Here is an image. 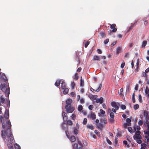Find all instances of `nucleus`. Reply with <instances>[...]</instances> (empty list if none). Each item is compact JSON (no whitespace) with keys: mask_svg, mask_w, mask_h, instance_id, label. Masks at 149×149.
<instances>
[{"mask_svg":"<svg viewBox=\"0 0 149 149\" xmlns=\"http://www.w3.org/2000/svg\"><path fill=\"white\" fill-rule=\"evenodd\" d=\"M4 118H5V120L4 119V117L1 116L0 119L1 122H2L3 120V121L2 124V127L4 129L3 131H5V133L8 136H10L11 139L13 138L12 137L13 134H12L11 128V125L9 119V110L7 109H6L4 115Z\"/></svg>","mask_w":149,"mask_h":149,"instance_id":"obj_1","label":"nucleus"},{"mask_svg":"<svg viewBox=\"0 0 149 149\" xmlns=\"http://www.w3.org/2000/svg\"><path fill=\"white\" fill-rule=\"evenodd\" d=\"M1 136L2 138H6L7 139V140L8 141H10V143H9L8 144V147L10 149H13V146L12 144V143H14L15 141L14 139V138L13 136H12V137L13 138L12 139H11V138L10 137V136H8L5 133V131H3V130H2L1 131Z\"/></svg>","mask_w":149,"mask_h":149,"instance_id":"obj_2","label":"nucleus"},{"mask_svg":"<svg viewBox=\"0 0 149 149\" xmlns=\"http://www.w3.org/2000/svg\"><path fill=\"white\" fill-rule=\"evenodd\" d=\"M7 81H5V82L2 83L0 85V88L1 90L4 92L6 96L8 97L10 93V89L9 87L8 88V84Z\"/></svg>","mask_w":149,"mask_h":149,"instance_id":"obj_3","label":"nucleus"},{"mask_svg":"<svg viewBox=\"0 0 149 149\" xmlns=\"http://www.w3.org/2000/svg\"><path fill=\"white\" fill-rule=\"evenodd\" d=\"M72 146L73 149H82L83 145L81 142L78 140L77 143L72 144Z\"/></svg>","mask_w":149,"mask_h":149,"instance_id":"obj_4","label":"nucleus"},{"mask_svg":"<svg viewBox=\"0 0 149 149\" xmlns=\"http://www.w3.org/2000/svg\"><path fill=\"white\" fill-rule=\"evenodd\" d=\"M143 114L146 119L144 124L146 126L148 124L149 125V112L146 110H144Z\"/></svg>","mask_w":149,"mask_h":149,"instance_id":"obj_5","label":"nucleus"},{"mask_svg":"<svg viewBox=\"0 0 149 149\" xmlns=\"http://www.w3.org/2000/svg\"><path fill=\"white\" fill-rule=\"evenodd\" d=\"M65 109L67 113H72L74 110V108L71 106H68L66 105Z\"/></svg>","mask_w":149,"mask_h":149,"instance_id":"obj_6","label":"nucleus"},{"mask_svg":"<svg viewBox=\"0 0 149 149\" xmlns=\"http://www.w3.org/2000/svg\"><path fill=\"white\" fill-rule=\"evenodd\" d=\"M88 118L92 119L93 120H94L96 118V115L94 113L91 112L88 115Z\"/></svg>","mask_w":149,"mask_h":149,"instance_id":"obj_7","label":"nucleus"},{"mask_svg":"<svg viewBox=\"0 0 149 149\" xmlns=\"http://www.w3.org/2000/svg\"><path fill=\"white\" fill-rule=\"evenodd\" d=\"M111 105L112 107L114 108L116 110H118L119 109L118 106L115 102H112L111 103Z\"/></svg>","mask_w":149,"mask_h":149,"instance_id":"obj_8","label":"nucleus"},{"mask_svg":"<svg viewBox=\"0 0 149 149\" xmlns=\"http://www.w3.org/2000/svg\"><path fill=\"white\" fill-rule=\"evenodd\" d=\"M110 25V28L111 29H113L112 30V31L113 32H116L117 30V29L116 28V24H112Z\"/></svg>","mask_w":149,"mask_h":149,"instance_id":"obj_9","label":"nucleus"},{"mask_svg":"<svg viewBox=\"0 0 149 149\" xmlns=\"http://www.w3.org/2000/svg\"><path fill=\"white\" fill-rule=\"evenodd\" d=\"M102 86V84H100L99 87L97 89H96V91L94 89H93V88L92 87H91L90 88V90L92 92H93V93L95 92V91L99 92L101 90Z\"/></svg>","mask_w":149,"mask_h":149,"instance_id":"obj_10","label":"nucleus"},{"mask_svg":"<svg viewBox=\"0 0 149 149\" xmlns=\"http://www.w3.org/2000/svg\"><path fill=\"white\" fill-rule=\"evenodd\" d=\"M145 95L146 96L148 97H149V89L147 86H146V89L145 90Z\"/></svg>","mask_w":149,"mask_h":149,"instance_id":"obj_11","label":"nucleus"},{"mask_svg":"<svg viewBox=\"0 0 149 149\" xmlns=\"http://www.w3.org/2000/svg\"><path fill=\"white\" fill-rule=\"evenodd\" d=\"M96 125L97 128L100 130H102L104 127L103 124L101 123H99L98 124H97Z\"/></svg>","mask_w":149,"mask_h":149,"instance_id":"obj_12","label":"nucleus"},{"mask_svg":"<svg viewBox=\"0 0 149 149\" xmlns=\"http://www.w3.org/2000/svg\"><path fill=\"white\" fill-rule=\"evenodd\" d=\"M108 113H109L110 117L112 118H114V114L113 113L111 112V109L110 108H109L107 109Z\"/></svg>","mask_w":149,"mask_h":149,"instance_id":"obj_13","label":"nucleus"},{"mask_svg":"<svg viewBox=\"0 0 149 149\" xmlns=\"http://www.w3.org/2000/svg\"><path fill=\"white\" fill-rule=\"evenodd\" d=\"M72 102V100L71 99H68L66 101V105L68 106H71V104Z\"/></svg>","mask_w":149,"mask_h":149,"instance_id":"obj_14","label":"nucleus"},{"mask_svg":"<svg viewBox=\"0 0 149 149\" xmlns=\"http://www.w3.org/2000/svg\"><path fill=\"white\" fill-rule=\"evenodd\" d=\"M103 102V98L102 97L100 98H97L96 99V102L97 103H100V104H102Z\"/></svg>","mask_w":149,"mask_h":149,"instance_id":"obj_15","label":"nucleus"},{"mask_svg":"<svg viewBox=\"0 0 149 149\" xmlns=\"http://www.w3.org/2000/svg\"><path fill=\"white\" fill-rule=\"evenodd\" d=\"M62 127L63 130L65 131V130H68V127L65 123H63L62 125Z\"/></svg>","mask_w":149,"mask_h":149,"instance_id":"obj_16","label":"nucleus"},{"mask_svg":"<svg viewBox=\"0 0 149 149\" xmlns=\"http://www.w3.org/2000/svg\"><path fill=\"white\" fill-rule=\"evenodd\" d=\"M100 57L97 55H94L93 59V61H100Z\"/></svg>","mask_w":149,"mask_h":149,"instance_id":"obj_17","label":"nucleus"},{"mask_svg":"<svg viewBox=\"0 0 149 149\" xmlns=\"http://www.w3.org/2000/svg\"><path fill=\"white\" fill-rule=\"evenodd\" d=\"M62 116L64 119V120H65V121H66L68 119L67 115V114L64 112H62Z\"/></svg>","mask_w":149,"mask_h":149,"instance_id":"obj_18","label":"nucleus"},{"mask_svg":"<svg viewBox=\"0 0 149 149\" xmlns=\"http://www.w3.org/2000/svg\"><path fill=\"white\" fill-rule=\"evenodd\" d=\"M75 60L76 61H77L78 64H79L80 63V60L79 58V56H78L77 54H76L75 56Z\"/></svg>","mask_w":149,"mask_h":149,"instance_id":"obj_19","label":"nucleus"},{"mask_svg":"<svg viewBox=\"0 0 149 149\" xmlns=\"http://www.w3.org/2000/svg\"><path fill=\"white\" fill-rule=\"evenodd\" d=\"M61 83V80H57L55 83V85L56 86H59L60 84Z\"/></svg>","mask_w":149,"mask_h":149,"instance_id":"obj_20","label":"nucleus"},{"mask_svg":"<svg viewBox=\"0 0 149 149\" xmlns=\"http://www.w3.org/2000/svg\"><path fill=\"white\" fill-rule=\"evenodd\" d=\"M145 137L146 139V143L149 147V136H147L146 134L145 135Z\"/></svg>","mask_w":149,"mask_h":149,"instance_id":"obj_21","label":"nucleus"},{"mask_svg":"<svg viewBox=\"0 0 149 149\" xmlns=\"http://www.w3.org/2000/svg\"><path fill=\"white\" fill-rule=\"evenodd\" d=\"M126 121L127 123H126V124L128 126H130L131 125V120L129 118H127L126 120Z\"/></svg>","mask_w":149,"mask_h":149,"instance_id":"obj_22","label":"nucleus"},{"mask_svg":"<svg viewBox=\"0 0 149 149\" xmlns=\"http://www.w3.org/2000/svg\"><path fill=\"white\" fill-rule=\"evenodd\" d=\"M61 88L62 89L66 88L65 84L63 81H61Z\"/></svg>","mask_w":149,"mask_h":149,"instance_id":"obj_23","label":"nucleus"},{"mask_svg":"<svg viewBox=\"0 0 149 149\" xmlns=\"http://www.w3.org/2000/svg\"><path fill=\"white\" fill-rule=\"evenodd\" d=\"M108 121L109 123L111 124L115 122L114 118H113L111 117L109 118Z\"/></svg>","mask_w":149,"mask_h":149,"instance_id":"obj_24","label":"nucleus"},{"mask_svg":"<svg viewBox=\"0 0 149 149\" xmlns=\"http://www.w3.org/2000/svg\"><path fill=\"white\" fill-rule=\"evenodd\" d=\"M70 139L71 142H74L76 141V139L75 136L72 135L71 136Z\"/></svg>","mask_w":149,"mask_h":149,"instance_id":"obj_25","label":"nucleus"},{"mask_svg":"<svg viewBox=\"0 0 149 149\" xmlns=\"http://www.w3.org/2000/svg\"><path fill=\"white\" fill-rule=\"evenodd\" d=\"M0 99H1V103H5L6 102V99L3 98V96H0Z\"/></svg>","mask_w":149,"mask_h":149,"instance_id":"obj_26","label":"nucleus"},{"mask_svg":"<svg viewBox=\"0 0 149 149\" xmlns=\"http://www.w3.org/2000/svg\"><path fill=\"white\" fill-rule=\"evenodd\" d=\"M147 127L148 131H145L144 132V133L145 134H146L147 136H149V125L148 124V125H146V126Z\"/></svg>","mask_w":149,"mask_h":149,"instance_id":"obj_27","label":"nucleus"},{"mask_svg":"<svg viewBox=\"0 0 149 149\" xmlns=\"http://www.w3.org/2000/svg\"><path fill=\"white\" fill-rule=\"evenodd\" d=\"M89 97H90L91 99L92 100H95L96 99L97 95H90Z\"/></svg>","mask_w":149,"mask_h":149,"instance_id":"obj_28","label":"nucleus"},{"mask_svg":"<svg viewBox=\"0 0 149 149\" xmlns=\"http://www.w3.org/2000/svg\"><path fill=\"white\" fill-rule=\"evenodd\" d=\"M80 85L81 86H84V81L82 79V77H81V79L80 80Z\"/></svg>","mask_w":149,"mask_h":149,"instance_id":"obj_29","label":"nucleus"},{"mask_svg":"<svg viewBox=\"0 0 149 149\" xmlns=\"http://www.w3.org/2000/svg\"><path fill=\"white\" fill-rule=\"evenodd\" d=\"M73 132L75 134H77L78 133V129L75 127L73 128Z\"/></svg>","mask_w":149,"mask_h":149,"instance_id":"obj_30","label":"nucleus"},{"mask_svg":"<svg viewBox=\"0 0 149 149\" xmlns=\"http://www.w3.org/2000/svg\"><path fill=\"white\" fill-rule=\"evenodd\" d=\"M63 90V92L64 94H66L68 93L69 89L68 88H64Z\"/></svg>","mask_w":149,"mask_h":149,"instance_id":"obj_31","label":"nucleus"},{"mask_svg":"<svg viewBox=\"0 0 149 149\" xmlns=\"http://www.w3.org/2000/svg\"><path fill=\"white\" fill-rule=\"evenodd\" d=\"M67 123L70 125H72L73 124L72 121L70 120H68L67 121Z\"/></svg>","mask_w":149,"mask_h":149,"instance_id":"obj_32","label":"nucleus"},{"mask_svg":"<svg viewBox=\"0 0 149 149\" xmlns=\"http://www.w3.org/2000/svg\"><path fill=\"white\" fill-rule=\"evenodd\" d=\"M141 135H136L135 136H134V139L135 140H137L138 139H141Z\"/></svg>","mask_w":149,"mask_h":149,"instance_id":"obj_33","label":"nucleus"},{"mask_svg":"<svg viewBox=\"0 0 149 149\" xmlns=\"http://www.w3.org/2000/svg\"><path fill=\"white\" fill-rule=\"evenodd\" d=\"M87 127L89 129L93 130V126L92 125L88 124L87 126Z\"/></svg>","mask_w":149,"mask_h":149,"instance_id":"obj_34","label":"nucleus"},{"mask_svg":"<svg viewBox=\"0 0 149 149\" xmlns=\"http://www.w3.org/2000/svg\"><path fill=\"white\" fill-rule=\"evenodd\" d=\"M120 50L121 49L120 47H117L116 49V54H118L120 53Z\"/></svg>","mask_w":149,"mask_h":149,"instance_id":"obj_35","label":"nucleus"},{"mask_svg":"<svg viewBox=\"0 0 149 149\" xmlns=\"http://www.w3.org/2000/svg\"><path fill=\"white\" fill-rule=\"evenodd\" d=\"M14 146L15 149H20V146L16 143L15 144Z\"/></svg>","mask_w":149,"mask_h":149,"instance_id":"obj_36","label":"nucleus"},{"mask_svg":"<svg viewBox=\"0 0 149 149\" xmlns=\"http://www.w3.org/2000/svg\"><path fill=\"white\" fill-rule=\"evenodd\" d=\"M83 109V107L81 105H79L78 106V110L79 111H81Z\"/></svg>","mask_w":149,"mask_h":149,"instance_id":"obj_37","label":"nucleus"},{"mask_svg":"<svg viewBox=\"0 0 149 149\" xmlns=\"http://www.w3.org/2000/svg\"><path fill=\"white\" fill-rule=\"evenodd\" d=\"M139 106L138 104H136L134 105V108L135 110H136L139 108Z\"/></svg>","mask_w":149,"mask_h":149,"instance_id":"obj_38","label":"nucleus"},{"mask_svg":"<svg viewBox=\"0 0 149 149\" xmlns=\"http://www.w3.org/2000/svg\"><path fill=\"white\" fill-rule=\"evenodd\" d=\"M132 102L133 103L135 102V94L133 93L132 95Z\"/></svg>","mask_w":149,"mask_h":149,"instance_id":"obj_39","label":"nucleus"},{"mask_svg":"<svg viewBox=\"0 0 149 149\" xmlns=\"http://www.w3.org/2000/svg\"><path fill=\"white\" fill-rule=\"evenodd\" d=\"M87 122V120L86 118H84V119L83 121V124L84 125H86Z\"/></svg>","mask_w":149,"mask_h":149,"instance_id":"obj_40","label":"nucleus"},{"mask_svg":"<svg viewBox=\"0 0 149 149\" xmlns=\"http://www.w3.org/2000/svg\"><path fill=\"white\" fill-rule=\"evenodd\" d=\"M147 44V41H143L142 42V46L145 47Z\"/></svg>","mask_w":149,"mask_h":149,"instance_id":"obj_41","label":"nucleus"},{"mask_svg":"<svg viewBox=\"0 0 149 149\" xmlns=\"http://www.w3.org/2000/svg\"><path fill=\"white\" fill-rule=\"evenodd\" d=\"M120 107L122 110H124L126 109V107L125 105L121 104L120 106Z\"/></svg>","mask_w":149,"mask_h":149,"instance_id":"obj_42","label":"nucleus"},{"mask_svg":"<svg viewBox=\"0 0 149 149\" xmlns=\"http://www.w3.org/2000/svg\"><path fill=\"white\" fill-rule=\"evenodd\" d=\"M138 97H139V101L140 102H141L142 101V97H141V95H139Z\"/></svg>","mask_w":149,"mask_h":149,"instance_id":"obj_43","label":"nucleus"},{"mask_svg":"<svg viewBox=\"0 0 149 149\" xmlns=\"http://www.w3.org/2000/svg\"><path fill=\"white\" fill-rule=\"evenodd\" d=\"M106 140L107 143L109 145L112 144V142L107 137Z\"/></svg>","mask_w":149,"mask_h":149,"instance_id":"obj_44","label":"nucleus"},{"mask_svg":"<svg viewBox=\"0 0 149 149\" xmlns=\"http://www.w3.org/2000/svg\"><path fill=\"white\" fill-rule=\"evenodd\" d=\"M133 25H131L129 28V29L127 31V33L129 32L133 28Z\"/></svg>","mask_w":149,"mask_h":149,"instance_id":"obj_45","label":"nucleus"},{"mask_svg":"<svg viewBox=\"0 0 149 149\" xmlns=\"http://www.w3.org/2000/svg\"><path fill=\"white\" fill-rule=\"evenodd\" d=\"M79 78V77L78 76L77 73H76L75 74V77H74V79L76 80H78Z\"/></svg>","mask_w":149,"mask_h":149,"instance_id":"obj_46","label":"nucleus"},{"mask_svg":"<svg viewBox=\"0 0 149 149\" xmlns=\"http://www.w3.org/2000/svg\"><path fill=\"white\" fill-rule=\"evenodd\" d=\"M102 120L104 124H107V118H104Z\"/></svg>","mask_w":149,"mask_h":149,"instance_id":"obj_47","label":"nucleus"},{"mask_svg":"<svg viewBox=\"0 0 149 149\" xmlns=\"http://www.w3.org/2000/svg\"><path fill=\"white\" fill-rule=\"evenodd\" d=\"M71 117L73 120H74L75 119L76 115L74 114H72L71 116Z\"/></svg>","mask_w":149,"mask_h":149,"instance_id":"obj_48","label":"nucleus"},{"mask_svg":"<svg viewBox=\"0 0 149 149\" xmlns=\"http://www.w3.org/2000/svg\"><path fill=\"white\" fill-rule=\"evenodd\" d=\"M128 130L129 132L130 133H132V129L131 127H128Z\"/></svg>","mask_w":149,"mask_h":149,"instance_id":"obj_49","label":"nucleus"},{"mask_svg":"<svg viewBox=\"0 0 149 149\" xmlns=\"http://www.w3.org/2000/svg\"><path fill=\"white\" fill-rule=\"evenodd\" d=\"M94 106L92 105H90L88 107V108L90 110H92Z\"/></svg>","mask_w":149,"mask_h":149,"instance_id":"obj_50","label":"nucleus"},{"mask_svg":"<svg viewBox=\"0 0 149 149\" xmlns=\"http://www.w3.org/2000/svg\"><path fill=\"white\" fill-rule=\"evenodd\" d=\"M100 111L101 114L103 115L105 113V111L103 110L102 109H100Z\"/></svg>","mask_w":149,"mask_h":149,"instance_id":"obj_51","label":"nucleus"},{"mask_svg":"<svg viewBox=\"0 0 149 149\" xmlns=\"http://www.w3.org/2000/svg\"><path fill=\"white\" fill-rule=\"evenodd\" d=\"M125 62L124 61H123L122 63L121 64V65H120V67L121 68H123L124 66H125Z\"/></svg>","mask_w":149,"mask_h":149,"instance_id":"obj_52","label":"nucleus"},{"mask_svg":"<svg viewBox=\"0 0 149 149\" xmlns=\"http://www.w3.org/2000/svg\"><path fill=\"white\" fill-rule=\"evenodd\" d=\"M116 109L112 108V109H111V112L113 113H116Z\"/></svg>","mask_w":149,"mask_h":149,"instance_id":"obj_53","label":"nucleus"},{"mask_svg":"<svg viewBox=\"0 0 149 149\" xmlns=\"http://www.w3.org/2000/svg\"><path fill=\"white\" fill-rule=\"evenodd\" d=\"M68 130H65V134H66V135L67 136L68 138H69V133H68Z\"/></svg>","mask_w":149,"mask_h":149,"instance_id":"obj_54","label":"nucleus"},{"mask_svg":"<svg viewBox=\"0 0 149 149\" xmlns=\"http://www.w3.org/2000/svg\"><path fill=\"white\" fill-rule=\"evenodd\" d=\"M75 83L74 82H72L71 84V86L72 88H74V87H75Z\"/></svg>","mask_w":149,"mask_h":149,"instance_id":"obj_55","label":"nucleus"},{"mask_svg":"<svg viewBox=\"0 0 149 149\" xmlns=\"http://www.w3.org/2000/svg\"><path fill=\"white\" fill-rule=\"evenodd\" d=\"M90 42L89 41H87L85 44V48H86L88 45H89Z\"/></svg>","mask_w":149,"mask_h":149,"instance_id":"obj_56","label":"nucleus"},{"mask_svg":"<svg viewBox=\"0 0 149 149\" xmlns=\"http://www.w3.org/2000/svg\"><path fill=\"white\" fill-rule=\"evenodd\" d=\"M143 123V122L142 120H141L138 122V124L139 125H141Z\"/></svg>","mask_w":149,"mask_h":149,"instance_id":"obj_57","label":"nucleus"},{"mask_svg":"<svg viewBox=\"0 0 149 149\" xmlns=\"http://www.w3.org/2000/svg\"><path fill=\"white\" fill-rule=\"evenodd\" d=\"M109 41V39L107 38L104 40V43L105 44H107Z\"/></svg>","mask_w":149,"mask_h":149,"instance_id":"obj_58","label":"nucleus"},{"mask_svg":"<svg viewBox=\"0 0 149 149\" xmlns=\"http://www.w3.org/2000/svg\"><path fill=\"white\" fill-rule=\"evenodd\" d=\"M100 35L102 36V37H104L105 36L106 34L105 33L103 32L100 33Z\"/></svg>","mask_w":149,"mask_h":149,"instance_id":"obj_59","label":"nucleus"},{"mask_svg":"<svg viewBox=\"0 0 149 149\" xmlns=\"http://www.w3.org/2000/svg\"><path fill=\"white\" fill-rule=\"evenodd\" d=\"M141 132L139 131L136 132L135 133L136 135H140Z\"/></svg>","mask_w":149,"mask_h":149,"instance_id":"obj_60","label":"nucleus"},{"mask_svg":"<svg viewBox=\"0 0 149 149\" xmlns=\"http://www.w3.org/2000/svg\"><path fill=\"white\" fill-rule=\"evenodd\" d=\"M141 75L142 77H146L147 76V74L145 72H142Z\"/></svg>","mask_w":149,"mask_h":149,"instance_id":"obj_61","label":"nucleus"},{"mask_svg":"<svg viewBox=\"0 0 149 149\" xmlns=\"http://www.w3.org/2000/svg\"><path fill=\"white\" fill-rule=\"evenodd\" d=\"M136 142L138 143H141L142 142V141L140 140V139H138L136 140Z\"/></svg>","mask_w":149,"mask_h":149,"instance_id":"obj_62","label":"nucleus"},{"mask_svg":"<svg viewBox=\"0 0 149 149\" xmlns=\"http://www.w3.org/2000/svg\"><path fill=\"white\" fill-rule=\"evenodd\" d=\"M97 52L99 54H101L102 53V51H101V50L100 49H97Z\"/></svg>","mask_w":149,"mask_h":149,"instance_id":"obj_63","label":"nucleus"},{"mask_svg":"<svg viewBox=\"0 0 149 149\" xmlns=\"http://www.w3.org/2000/svg\"><path fill=\"white\" fill-rule=\"evenodd\" d=\"M80 103H81V104H83V103H84V101L83 99L81 98L80 99Z\"/></svg>","mask_w":149,"mask_h":149,"instance_id":"obj_64","label":"nucleus"}]
</instances>
